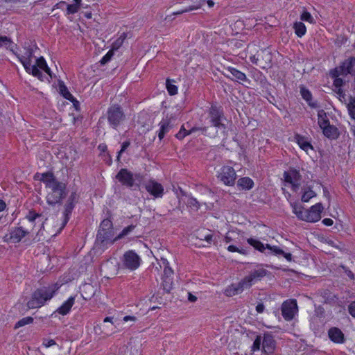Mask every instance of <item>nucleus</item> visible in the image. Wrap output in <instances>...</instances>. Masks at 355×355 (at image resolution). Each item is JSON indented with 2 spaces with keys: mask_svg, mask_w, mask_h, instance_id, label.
Instances as JSON below:
<instances>
[{
  "mask_svg": "<svg viewBox=\"0 0 355 355\" xmlns=\"http://www.w3.org/2000/svg\"><path fill=\"white\" fill-rule=\"evenodd\" d=\"M20 62L23 64L24 67L25 68L26 71L28 72V73H31V71H32V68H33V64H32V63H31L32 61L23 60H20Z\"/></svg>",
  "mask_w": 355,
  "mask_h": 355,
  "instance_id": "51",
  "label": "nucleus"
},
{
  "mask_svg": "<svg viewBox=\"0 0 355 355\" xmlns=\"http://www.w3.org/2000/svg\"><path fill=\"white\" fill-rule=\"evenodd\" d=\"M79 196L76 193V192H72L70 196L68 197L64 206V211H63V220L61 227L58 231V234H60L62 229L66 226L68 221L69 220L70 216L76 204L78 202Z\"/></svg>",
  "mask_w": 355,
  "mask_h": 355,
  "instance_id": "4",
  "label": "nucleus"
},
{
  "mask_svg": "<svg viewBox=\"0 0 355 355\" xmlns=\"http://www.w3.org/2000/svg\"><path fill=\"white\" fill-rule=\"evenodd\" d=\"M348 311L349 314L355 318V301L350 303L348 306Z\"/></svg>",
  "mask_w": 355,
  "mask_h": 355,
  "instance_id": "56",
  "label": "nucleus"
},
{
  "mask_svg": "<svg viewBox=\"0 0 355 355\" xmlns=\"http://www.w3.org/2000/svg\"><path fill=\"white\" fill-rule=\"evenodd\" d=\"M74 303H75V297L71 296L60 307H58L55 310V311L53 312L52 315H53L54 314H55L57 313L60 314V315H67L70 312V311H71L72 306H73Z\"/></svg>",
  "mask_w": 355,
  "mask_h": 355,
  "instance_id": "19",
  "label": "nucleus"
},
{
  "mask_svg": "<svg viewBox=\"0 0 355 355\" xmlns=\"http://www.w3.org/2000/svg\"><path fill=\"white\" fill-rule=\"evenodd\" d=\"M127 35L123 33L112 44V49L113 51L118 50L123 44L124 40L126 39Z\"/></svg>",
  "mask_w": 355,
  "mask_h": 355,
  "instance_id": "33",
  "label": "nucleus"
},
{
  "mask_svg": "<svg viewBox=\"0 0 355 355\" xmlns=\"http://www.w3.org/2000/svg\"><path fill=\"white\" fill-rule=\"evenodd\" d=\"M42 177V182L44 183L48 189L46 196L47 204L51 206L62 205L67 195V184L58 181L51 172L45 173Z\"/></svg>",
  "mask_w": 355,
  "mask_h": 355,
  "instance_id": "1",
  "label": "nucleus"
},
{
  "mask_svg": "<svg viewBox=\"0 0 355 355\" xmlns=\"http://www.w3.org/2000/svg\"><path fill=\"white\" fill-rule=\"evenodd\" d=\"M293 28L295 30V34L300 37L304 35L306 31L305 25L301 21L295 22L293 24Z\"/></svg>",
  "mask_w": 355,
  "mask_h": 355,
  "instance_id": "32",
  "label": "nucleus"
},
{
  "mask_svg": "<svg viewBox=\"0 0 355 355\" xmlns=\"http://www.w3.org/2000/svg\"><path fill=\"white\" fill-rule=\"evenodd\" d=\"M208 116L211 125L218 128L225 129V125L221 121L224 118V114L221 107L217 106L216 104L212 103L208 111Z\"/></svg>",
  "mask_w": 355,
  "mask_h": 355,
  "instance_id": "5",
  "label": "nucleus"
},
{
  "mask_svg": "<svg viewBox=\"0 0 355 355\" xmlns=\"http://www.w3.org/2000/svg\"><path fill=\"white\" fill-rule=\"evenodd\" d=\"M59 89L60 94L63 96V97L71 102L78 101L73 97V96L68 91L67 87L64 85L63 83L59 84Z\"/></svg>",
  "mask_w": 355,
  "mask_h": 355,
  "instance_id": "30",
  "label": "nucleus"
},
{
  "mask_svg": "<svg viewBox=\"0 0 355 355\" xmlns=\"http://www.w3.org/2000/svg\"><path fill=\"white\" fill-rule=\"evenodd\" d=\"M268 271L264 268H259L257 270H252L248 275H246L242 279L244 282L245 287L250 288L253 284L260 281L263 277L266 276Z\"/></svg>",
  "mask_w": 355,
  "mask_h": 355,
  "instance_id": "11",
  "label": "nucleus"
},
{
  "mask_svg": "<svg viewBox=\"0 0 355 355\" xmlns=\"http://www.w3.org/2000/svg\"><path fill=\"white\" fill-rule=\"evenodd\" d=\"M239 250V248L234 245H230L227 247V250L231 252H238Z\"/></svg>",
  "mask_w": 355,
  "mask_h": 355,
  "instance_id": "64",
  "label": "nucleus"
},
{
  "mask_svg": "<svg viewBox=\"0 0 355 355\" xmlns=\"http://www.w3.org/2000/svg\"><path fill=\"white\" fill-rule=\"evenodd\" d=\"M245 289H247L243 280L241 279L237 284H232L226 288L225 294L227 297H232L241 293Z\"/></svg>",
  "mask_w": 355,
  "mask_h": 355,
  "instance_id": "14",
  "label": "nucleus"
},
{
  "mask_svg": "<svg viewBox=\"0 0 355 355\" xmlns=\"http://www.w3.org/2000/svg\"><path fill=\"white\" fill-rule=\"evenodd\" d=\"M288 171H289V174L291 175L293 181H295V182L300 181V180L302 178V175H300V172L297 169L292 168V169L289 170Z\"/></svg>",
  "mask_w": 355,
  "mask_h": 355,
  "instance_id": "44",
  "label": "nucleus"
},
{
  "mask_svg": "<svg viewBox=\"0 0 355 355\" xmlns=\"http://www.w3.org/2000/svg\"><path fill=\"white\" fill-rule=\"evenodd\" d=\"M284 178L285 182L289 184H292L294 181L292 180L291 176L289 174V171H284Z\"/></svg>",
  "mask_w": 355,
  "mask_h": 355,
  "instance_id": "58",
  "label": "nucleus"
},
{
  "mask_svg": "<svg viewBox=\"0 0 355 355\" xmlns=\"http://www.w3.org/2000/svg\"><path fill=\"white\" fill-rule=\"evenodd\" d=\"M330 76L333 78H339V76L342 75L341 73V68L339 66L338 67H336L331 69L329 72Z\"/></svg>",
  "mask_w": 355,
  "mask_h": 355,
  "instance_id": "53",
  "label": "nucleus"
},
{
  "mask_svg": "<svg viewBox=\"0 0 355 355\" xmlns=\"http://www.w3.org/2000/svg\"><path fill=\"white\" fill-rule=\"evenodd\" d=\"M135 228V225H130L126 227H125L122 231L116 237V239H122L123 236H127L128 234H129L131 232H132L134 230V229Z\"/></svg>",
  "mask_w": 355,
  "mask_h": 355,
  "instance_id": "40",
  "label": "nucleus"
},
{
  "mask_svg": "<svg viewBox=\"0 0 355 355\" xmlns=\"http://www.w3.org/2000/svg\"><path fill=\"white\" fill-rule=\"evenodd\" d=\"M28 234V232L24 230L23 227H15L10 233V239L13 243H19Z\"/></svg>",
  "mask_w": 355,
  "mask_h": 355,
  "instance_id": "20",
  "label": "nucleus"
},
{
  "mask_svg": "<svg viewBox=\"0 0 355 355\" xmlns=\"http://www.w3.org/2000/svg\"><path fill=\"white\" fill-rule=\"evenodd\" d=\"M114 52L112 49H110L100 60V63L103 65L108 62L114 55Z\"/></svg>",
  "mask_w": 355,
  "mask_h": 355,
  "instance_id": "46",
  "label": "nucleus"
},
{
  "mask_svg": "<svg viewBox=\"0 0 355 355\" xmlns=\"http://www.w3.org/2000/svg\"><path fill=\"white\" fill-rule=\"evenodd\" d=\"M164 263H165L164 269V275L162 277H168V278H172V276L173 275V270L171 269V267H169L168 263L166 262V260L163 261Z\"/></svg>",
  "mask_w": 355,
  "mask_h": 355,
  "instance_id": "43",
  "label": "nucleus"
},
{
  "mask_svg": "<svg viewBox=\"0 0 355 355\" xmlns=\"http://www.w3.org/2000/svg\"><path fill=\"white\" fill-rule=\"evenodd\" d=\"M130 145V141H124L122 145H121V150L118 152V155H117V157H116V161L117 162H120V159H121V154L125 152V150L129 147V146Z\"/></svg>",
  "mask_w": 355,
  "mask_h": 355,
  "instance_id": "49",
  "label": "nucleus"
},
{
  "mask_svg": "<svg viewBox=\"0 0 355 355\" xmlns=\"http://www.w3.org/2000/svg\"><path fill=\"white\" fill-rule=\"evenodd\" d=\"M166 86L167 91L171 96L178 94V87L172 84L171 80H166Z\"/></svg>",
  "mask_w": 355,
  "mask_h": 355,
  "instance_id": "39",
  "label": "nucleus"
},
{
  "mask_svg": "<svg viewBox=\"0 0 355 355\" xmlns=\"http://www.w3.org/2000/svg\"><path fill=\"white\" fill-rule=\"evenodd\" d=\"M35 65L37 66L39 69H43L46 67L47 64L45 59L41 56L36 60V64Z\"/></svg>",
  "mask_w": 355,
  "mask_h": 355,
  "instance_id": "52",
  "label": "nucleus"
},
{
  "mask_svg": "<svg viewBox=\"0 0 355 355\" xmlns=\"http://www.w3.org/2000/svg\"><path fill=\"white\" fill-rule=\"evenodd\" d=\"M259 57V55H257V56L254 55L250 56V60L251 62H252L253 64H254L256 65H260Z\"/></svg>",
  "mask_w": 355,
  "mask_h": 355,
  "instance_id": "60",
  "label": "nucleus"
},
{
  "mask_svg": "<svg viewBox=\"0 0 355 355\" xmlns=\"http://www.w3.org/2000/svg\"><path fill=\"white\" fill-rule=\"evenodd\" d=\"M318 125L320 128L322 129V128L325 127L326 125H328L330 124L329 120L327 117V113L324 110H320L318 112Z\"/></svg>",
  "mask_w": 355,
  "mask_h": 355,
  "instance_id": "28",
  "label": "nucleus"
},
{
  "mask_svg": "<svg viewBox=\"0 0 355 355\" xmlns=\"http://www.w3.org/2000/svg\"><path fill=\"white\" fill-rule=\"evenodd\" d=\"M322 223L324 225H327V226H331L333 225L334 223V221L331 218H326L322 220Z\"/></svg>",
  "mask_w": 355,
  "mask_h": 355,
  "instance_id": "63",
  "label": "nucleus"
},
{
  "mask_svg": "<svg viewBox=\"0 0 355 355\" xmlns=\"http://www.w3.org/2000/svg\"><path fill=\"white\" fill-rule=\"evenodd\" d=\"M12 44V40L7 36H0V47L5 46L9 48Z\"/></svg>",
  "mask_w": 355,
  "mask_h": 355,
  "instance_id": "45",
  "label": "nucleus"
},
{
  "mask_svg": "<svg viewBox=\"0 0 355 355\" xmlns=\"http://www.w3.org/2000/svg\"><path fill=\"white\" fill-rule=\"evenodd\" d=\"M344 83H345V81L342 78H334L333 85L337 89L341 88V87L344 85Z\"/></svg>",
  "mask_w": 355,
  "mask_h": 355,
  "instance_id": "55",
  "label": "nucleus"
},
{
  "mask_svg": "<svg viewBox=\"0 0 355 355\" xmlns=\"http://www.w3.org/2000/svg\"><path fill=\"white\" fill-rule=\"evenodd\" d=\"M322 129L324 135L330 139H336L339 136L338 128L333 125L329 124Z\"/></svg>",
  "mask_w": 355,
  "mask_h": 355,
  "instance_id": "22",
  "label": "nucleus"
},
{
  "mask_svg": "<svg viewBox=\"0 0 355 355\" xmlns=\"http://www.w3.org/2000/svg\"><path fill=\"white\" fill-rule=\"evenodd\" d=\"M236 177L235 170L230 166H223L218 175L219 180L227 186H234Z\"/></svg>",
  "mask_w": 355,
  "mask_h": 355,
  "instance_id": "10",
  "label": "nucleus"
},
{
  "mask_svg": "<svg viewBox=\"0 0 355 355\" xmlns=\"http://www.w3.org/2000/svg\"><path fill=\"white\" fill-rule=\"evenodd\" d=\"M323 210V206L321 203H317L313 205L310 209L306 210L305 221L315 223L321 218V213Z\"/></svg>",
  "mask_w": 355,
  "mask_h": 355,
  "instance_id": "13",
  "label": "nucleus"
},
{
  "mask_svg": "<svg viewBox=\"0 0 355 355\" xmlns=\"http://www.w3.org/2000/svg\"><path fill=\"white\" fill-rule=\"evenodd\" d=\"M58 289L59 286L57 284L36 289L32 293L31 299L27 302L28 309H34L42 307L47 301L53 298Z\"/></svg>",
  "mask_w": 355,
  "mask_h": 355,
  "instance_id": "2",
  "label": "nucleus"
},
{
  "mask_svg": "<svg viewBox=\"0 0 355 355\" xmlns=\"http://www.w3.org/2000/svg\"><path fill=\"white\" fill-rule=\"evenodd\" d=\"M315 196H316V193H315V191H313L312 189L309 188L308 190L305 191L303 193V194L302 196V201L304 202H307L309 201V200L311 198H313Z\"/></svg>",
  "mask_w": 355,
  "mask_h": 355,
  "instance_id": "37",
  "label": "nucleus"
},
{
  "mask_svg": "<svg viewBox=\"0 0 355 355\" xmlns=\"http://www.w3.org/2000/svg\"><path fill=\"white\" fill-rule=\"evenodd\" d=\"M343 268L344 269V271H345V273L351 279H354V274L353 272L349 270L346 267H343Z\"/></svg>",
  "mask_w": 355,
  "mask_h": 355,
  "instance_id": "61",
  "label": "nucleus"
},
{
  "mask_svg": "<svg viewBox=\"0 0 355 355\" xmlns=\"http://www.w3.org/2000/svg\"><path fill=\"white\" fill-rule=\"evenodd\" d=\"M247 242L249 245L252 246L255 250L260 252H264L265 250L267 249L266 244L264 245L262 242L257 239L249 238L247 239Z\"/></svg>",
  "mask_w": 355,
  "mask_h": 355,
  "instance_id": "26",
  "label": "nucleus"
},
{
  "mask_svg": "<svg viewBox=\"0 0 355 355\" xmlns=\"http://www.w3.org/2000/svg\"><path fill=\"white\" fill-rule=\"evenodd\" d=\"M328 336L329 339L335 343L342 344L345 341L344 334L338 327H331L328 331Z\"/></svg>",
  "mask_w": 355,
  "mask_h": 355,
  "instance_id": "16",
  "label": "nucleus"
},
{
  "mask_svg": "<svg viewBox=\"0 0 355 355\" xmlns=\"http://www.w3.org/2000/svg\"><path fill=\"white\" fill-rule=\"evenodd\" d=\"M342 76L351 74L355 70V58L350 57L345 60L340 65Z\"/></svg>",
  "mask_w": 355,
  "mask_h": 355,
  "instance_id": "18",
  "label": "nucleus"
},
{
  "mask_svg": "<svg viewBox=\"0 0 355 355\" xmlns=\"http://www.w3.org/2000/svg\"><path fill=\"white\" fill-rule=\"evenodd\" d=\"M159 125L160 126V129L158 133V137L162 140L164 137L165 134L169 131L171 125H170V121L168 119H163Z\"/></svg>",
  "mask_w": 355,
  "mask_h": 355,
  "instance_id": "25",
  "label": "nucleus"
},
{
  "mask_svg": "<svg viewBox=\"0 0 355 355\" xmlns=\"http://www.w3.org/2000/svg\"><path fill=\"white\" fill-rule=\"evenodd\" d=\"M227 71H229L233 76V78H231L230 76V75H228L225 73H223L224 76L225 77H227V78H230L232 80L239 82V83L240 82L250 83V80H249V79H248L246 75L243 72L236 69V68L229 67L227 69Z\"/></svg>",
  "mask_w": 355,
  "mask_h": 355,
  "instance_id": "15",
  "label": "nucleus"
},
{
  "mask_svg": "<svg viewBox=\"0 0 355 355\" xmlns=\"http://www.w3.org/2000/svg\"><path fill=\"white\" fill-rule=\"evenodd\" d=\"M106 117L109 125L114 130H117L126 120L125 112L119 104H112L107 108Z\"/></svg>",
  "mask_w": 355,
  "mask_h": 355,
  "instance_id": "3",
  "label": "nucleus"
},
{
  "mask_svg": "<svg viewBox=\"0 0 355 355\" xmlns=\"http://www.w3.org/2000/svg\"><path fill=\"white\" fill-rule=\"evenodd\" d=\"M293 212L296 216L302 220H305L306 210H303V207L297 203H292Z\"/></svg>",
  "mask_w": 355,
  "mask_h": 355,
  "instance_id": "27",
  "label": "nucleus"
},
{
  "mask_svg": "<svg viewBox=\"0 0 355 355\" xmlns=\"http://www.w3.org/2000/svg\"><path fill=\"white\" fill-rule=\"evenodd\" d=\"M162 286L164 291L170 293L173 288V278L162 277Z\"/></svg>",
  "mask_w": 355,
  "mask_h": 355,
  "instance_id": "36",
  "label": "nucleus"
},
{
  "mask_svg": "<svg viewBox=\"0 0 355 355\" xmlns=\"http://www.w3.org/2000/svg\"><path fill=\"white\" fill-rule=\"evenodd\" d=\"M82 0H73V3L67 4V14H75L78 12L81 8Z\"/></svg>",
  "mask_w": 355,
  "mask_h": 355,
  "instance_id": "29",
  "label": "nucleus"
},
{
  "mask_svg": "<svg viewBox=\"0 0 355 355\" xmlns=\"http://www.w3.org/2000/svg\"><path fill=\"white\" fill-rule=\"evenodd\" d=\"M199 7L198 6H190L187 8H186L184 10H178L177 12H173V15H181L182 13H184V12H190V11H192V10H196L198 9Z\"/></svg>",
  "mask_w": 355,
  "mask_h": 355,
  "instance_id": "54",
  "label": "nucleus"
},
{
  "mask_svg": "<svg viewBox=\"0 0 355 355\" xmlns=\"http://www.w3.org/2000/svg\"><path fill=\"white\" fill-rule=\"evenodd\" d=\"M31 74L35 77H37L39 80H43V74L37 66L33 65V68H32Z\"/></svg>",
  "mask_w": 355,
  "mask_h": 355,
  "instance_id": "50",
  "label": "nucleus"
},
{
  "mask_svg": "<svg viewBox=\"0 0 355 355\" xmlns=\"http://www.w3.org/2000/svg\"><path fill=\"white\" fill-rule=\"evenodd\" d=\"M347 110H355V97H351L349 103L347 104Z\"/></svg>",
  "mask_w": 355,
  "mask_h": 355,
  "instance_id": "59",
  "label": "nucleus"
},
{
  "mask_svg": "<svg viewBox=\"0 0 355 355\" xmlns=\"http://www.w3.org/2000/svg\"><path fill=\"white\" fill-rule=\"evenodd\" d=\"M56 344L55 341L53 339H44L43 345L46 347H49Z\"/></svg>",
  "mask_w": 355,
  "mask_h": 355,
  "instance_id": "57",
  "label": "nucleus"
},
{
  "mask_svg": "<svg viewBox=\"0 0 355 355\" xmlns=\"http://www.w3.org/2000/svg\"><path fill=\"white\" fill-rule=\"evenodd\" d=\"M282 315L286 321L293 319L298 311L296 300H288L284 301L281 307Z\"/></svg>",
  "mask_w": 355,
  "mask_h": 355,
  "instance_id": "9",
  "label": "nucleus"
},
{
  "mask_svg": "<svg viewBox=\"0 0 355 355\" xmlns=\"http://www.w3.org/2000/svg\"><path fill=\"white\" fill-rule=\"evenodd\" d=\"M296 139L298 145L302 150L308 151L309 149H313L311 144L304 137L297 135Z\"/></svg>",
  "mask_w": 355,
  "mask_h": 355,
  "instance_id": "31",
  "label": "nucleus"
},
{
  "mask_svg": "<svg viewBox=\"0 0 355 355\" xmlns=\"http://www.w3.org/2000/svg\"><path fill=\"white\" fill-rule=\"evenodd\" d=\"M98 230H113L112 222L108 218L103 220Z\"/></svg>",
  "mask_w": 355,
  "mask_h": 355,
  "instance_id": "38",
  "label": "nucleus"
},
{
  "mask_svg": "<svg viewBox=\"0 0 355 355\" xmlns=\"http://www.w3.org/2000/svg\"><path fill=\"white\" fill-rule=\"evenodd\" d=\"M187 205L192 208L198 210L200 208L199 202L193 197H189L187 200Z\"/></svg>",
  "mask_w": 355,
  "mask_h": 355,
  "instance_id": "47",
  "label": "nucleus"
},
{
  "mask_svg": "<svg viewBox=\"0 0 355 355\" xmlns=\"http://www.w3.org/2000/svg\"><path fill=\"white\" fill-rule=\"evenodd\" d=\"M33 318L31 316L23 318L15 323L14 328L16 329L26 324H31L33 322Z\"/></svg>",
  "mask_w": 355,
  "mask_h": 355,
  "instance_id": "34",
  "label": "nucleus"
},
{
  "mask_svg": "<svg viewBox=\"0 0 355 355\" xmlns=\"http://www.w3.org/2000/svg\"><path fill=\"white\" fill-rule=\"evenodd\" d=\"M254 185L253 180L248 177L241 178L237 181V187L240 189L250 190L253 188Z\"/></svg>",
  "mask_w": 355,
  "mask_h": 355,
  "instance_id": "23",
  "label": "nucleus"
},
{
  "mask_svg": "<svg viewBox=\"0 0 355 355\" xmlns=\"http://www.w3.org/2000/svg\"><path fill=\"white\" fill-rule=\"evenodd\" d=\"M113 236V230H98L95 241V246L99 249H104L107 244H113L114 241L118 240L116 238L112 240Z\"/></svg>",
  "mask_w": 355,
  "mask_h": 355,
  "instance_id": "6",
  "label": "nucleus"
},
{
  "mask_svg": "<svg viewBox=\"0 0 355 355\" xmlns=\"http://www.w3.org/2000/svg\"><path fill=\"white\" fill-rule=\"evenodd\" d=\"M42 215L41 214H38L35 212L33 210H30L26 215V218L30 221V222H34L37 218L42 217Z\"/></svg>",
  "mask_w": 355,
  "mask_h": 355,
  "instance_id": "42",
  "label": "nucleus"
},
{
  "mask_svg": "<svg viewBox=\"0 0 355 355\" xmlns=\"http://www.w3.org/2000/svg\"><path fill=\"white\" fill-rule=\"evenodd\" d=\"M34 50L33 47H28L26 49V52L24 53V55H21V57H19V60H31L32 58L34 56Z\"/></svg>",
  "mask_w": 355,
  "mask_h": 355,
  "instance_id": "41",
  "label": "nucleus"
},
{
  "mask_svg": "<svg viewBox=\"0 0 355 355\" xmlns=\"http://www.w3.org/2000/svg\"><path fill=\"white\" fill-rule=\"evenodd\" d=\"M300 19L302 21H308L309 23H313L314 21L313 17H312L311 13L307 11H304L302 13Z\"/></svg>",
  "mask_w": 355,
  "mask_h": 355,
  "instance_id": "48",
  "label": "nucleus"
},
{
  "mask_svg": "<svg viewBox=\"0 0 355 355\" xmlns=\"http://www.w3.org/2000/svg\"><path fill=\"white\" fill-rule=\"evenodd\" d=\"M144 187L146 190L155 198H162L164 193L163 186L155 180H148Z\"/></svg>",
  "mask_w": 355,
  "mask_h": 355,
  "instance_id": "12",
  "label": "nucleus"
},
{
  "mask_svg": "<svg viewBox=\"0 0 355 355\" xmlns=\"http://www.w3.org/2000/svg\"><path fill=\"white\" fill-rule=\"evenodd\" d=\"M262 337L261 335L257 336L255 340H254V343L251 347V352L252 353L255 352L256 351H259L261 349V347H262Z\"/></svg>",
  "mask_w": 355,
  "mask_h": 355,
  "instance_id": "35",
  "label": "nucleus"
},
{
  "mask_svg": "<svg viewBox=\"0 0 355 355\" xmlns=\"http://www.w3.org/2000/svg\"><path fill=\"white\" fill-rule=\"evenodd\" d=\"M265 309V306L263 303H259L257 306H256V311L259 313H261L263 312Z\"/></svg>",
  "mask_w": 355,
  "mask_h": 355,
  "instance_id": "62",
  "label": "nucleus"
},
{
  "mask_svg": "<svg viewBox=\"0 0 355 355\" xmlns=\"http://www.w3.org/2000/svg\"><path fill=\"white\" fill-rule=\"evenodd\" d=\"M122 263L124 268L135 270L139 267L141 258L134 250H128L123 254Z\"/></svg>",
  "mask_w": 355,
  "mask_h": 355,
  "instance_id": "8",
  "label": "nucleus"
},
{
  "mask_svg": "<svg viewBox=\"0 0 355 355\" xmlns=\"http://www.w3.org/2000/svg\"><path fill=\"white\" fill-rule=\"evenodd\" d=\"M266 248L269 250L267 252H265L266 254H273L276 256H282L284 257L288 261H291L293 259V256L291 253L285 252L283 250H282L279 247L276 245H270V244H266Z\"/></svg>",
  "mask_w": 355,
  "mask_h": 355,
  "instance_id": "17",
  "label": "nucleus"
},
{
  "mask_svg": "<svg viewBox=\"0 0 355 355\" xmlns=\"http://www.w3.org/2000/svg\"><path fill=\"white\" fill-rule=\"evenodd\" d=\"M141 177L139 174H133L127 168H121L116 175V179L123 186L132 188L135 185V180Z\"/></svg>",
  "mask_w": 355,
  "mask_h": 355,
  "instance_id": "7",
  "label": "nucleus"
},
{
  "mask_svg": "<svg viewBox=\"0 0 355 355\" xmlns=\"http://www.w3.org/2000/svg\"><path fill=\"white\" fill-rule=\"evenodd\" d=\"M300 94L311 107L316 108L318 107V103L312 101L311 92L303 85L300 86Z\"/></svg>",
  "mask_w": 355,
  "mask_h": 355,
  "instance_id": "21",
  "label": "nucleus"
},
{
  "mask_svg": "<svg viewBox=\"0 0 355 355\" xmlns=\"http://www.w3.org/2000/svg\"><path fill=\"white\" fill-rule=\"evenodd\" d=\"M200 130L202 132V133L205 134L207 130V127H203V128H193L189 131H187L183 126H182L180 130L176 134L175 137L178 139H182L187 135H190L191 133H192L196 130Z\"/></svg>",
  "mask_w": 355,
  "mask_h": 355,
  "instance_id": "24",
  "label": "nucleus"
}]
</instances>
